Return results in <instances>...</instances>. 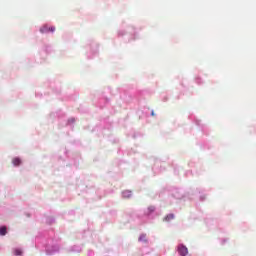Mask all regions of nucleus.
<instances>
[{"instance_id":"9d476101","label":"nucleus","mask_w":256,"mask_h":256,"mask_svg":"<svg viewBox=\"0 0 256 256\" xmlns=\"http://www.w3.org/2000/svg\"><path fill=\"white\" fill-rule=\"evenodd\" d=\"M151 115H152V117H155V112L152 111V112H151Z\"/></svg>"},{"instance_id":"6e6552de","label":"nucleus","mask_w":256,"mask_h":256,"mask_svg":"<svg viewBox=\"0 0 256 256\" xmlns=\"http://www.w3.org/2000/svg\"><path fill=\"white\" fill-rule=\"evenodd\" d=\"M22 251L20 249L15 250V255L19 256L22 255Z\"/></svg>"},{"instance_id":"0eeeda50","label":"nucleus","mask_w":256,"mask_h":256,"mask_svg":"<svg viewBox=\"0 0 256 256\" xmlns=\"http://www.w3.org/2000/svg\"><path fill=\"white\" fill-rule=\"evenodd\" d=\"M123 197H131V191H124Z\"/></svg>"},{"instance_id":"39448f33","label":"nucleus","mask_w":256,"mask_h":256,"mask_svg":"<svg viewBox=\"0 0 256 256\" xmlns=\"http://www.w3.org/2000/svg\"><path fill=\"white\" fill-rule=\"evenodd\" d=\"M0 235H7V227L3 226L0 228Z\"/></svg>"},{"instance_id":"7ed1b4c3","label":"nucleus","mask_w":256,"mask_h":256,"mask_svg":"<svg viewBox=\"0 0 256 256\" xmlns=\"http://www.w3.org/2000/svg\"><path fill=\"white\" fill-rule=\"evenodd\" d=\"M13 165H15V167H19V164L21 163V159L20 158H14L12 160Z\"/></svg>"},{"instance_id":"423d86ee","label":"nucleus","mask_w":256,"mask_h":256,"mask_svg":"<svg viewBox=\"0 0 256 256\" xmlns=\"http://www.w3.org/2000/svg\"><path fill=\"white\" fill-rule=\"evenodd\" d=\"M139 241L147 242V235H145V234L140 235Z\"/></svg>"},{"instance_id":"1a4fd4ad","label":"nucleus","mask_w":256,"mask_h":256,"mask_svg":"<svg viewBox=\"0 0 256 256\" xmlns=\"http://www.w3.org/2000/svg\"><path fill=\"white\" fill-rule=\"evenodd\" d=\"M48 29H49V31H51V33H53L55 31V27L54 26H51Z\"/></svg>"},{"instance_id":"f257e3e1","label":"nucleus","mask_w":256,"mask_h":256,"mask_svg":"<svg viewBox=\"0 0 256 256\" xmlns=\"http://www.w3.org/2000/svg\"><path fill=\"white\" fill-rule=\"evenodd\" d=\"M178 253L181 256H187V254L189 253V250L184 245H180L178 246Z\"/></svg>"},{"instance_id":"20e7f679","label":"nucleus","mask_w":256,"mask_h":256,"mask_svg":"<svg viewBox=\"0 0 256 256\" xmlns=\"http://www.w3.org/2000/svg\"><path fill=\"white\" fill-rule=\"evenodd\" d=\"M40 32L42 33H49V26L44 25L40 28Z\"/></svg>"},{"instance_id":"f03ea898","label":"nucleus","mask_w":256,"mask_h":256,"mask_svg":"<svg viewBox=\"0 0 256 256\" xmlns=\"http://www.w3.org/2000/svg\"><path fill=\"white\" fill-rule=\"evenodd\" d=\"M173 219H175V215L173 214H168L166 217H164V221L166 222L173 221Z\"/></svg>"}]
</instances>
